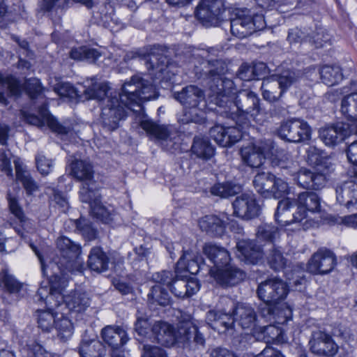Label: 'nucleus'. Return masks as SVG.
<instances>
[{
  "label": "nucleus",
  "mask_w": 357,
  "mask_h": 357,
  "mask_svg": "<svg viewBox=\"0 0 357 357\" xmlns=\"http://www.w3.org/2000/svg\"><path fill=\"white\" fill-rule=\"evenodd\" d=\"M36 164L38 171L43 176L49 174L53 169V161L43 153L36 155Z\"/></svg>",
  "instance_id": "nucleus-60"
},
{
  "label": "nucleus",
  "mask_w": 357,
  "mask_h": 357,
  "mask_svg": "<svg viewBox=\"0 0 357 357\" xmlns=\"http://www.w3.org/2000/svg\"><path fill=\"white\" fill-rule=\"evenodd\" d=\"M341 112L348 120L357 121V93L349 94L342 98Z\"/></svg>",
  "instance_id": "nucleus-46"
},
{
  "label": "nucleus",
  "mask_w": 357,
  "mask_h": 357,
  "mask_svg": "<svg viewBox=\"0 0 357 357\" xmlns=\"http://www.w3.org/2000/svg\"><path fill=\"white\" fill-rule=\"evenodd\" d=\"M272 77L278 83L282 92L285 93L293 84L298 82L299 73L294 70H287Z\"/></svg>",
  "instance_id": "nucleus-49"
},
{
  "label": "nucleus",
  "mask_w": 357,
  "mask_h": 357,
  "mask_svg": "<svg viewBox=\"0 0 357 357\" xmlns=\"http://www.w3.org/2000/svg\"><path fill=\"white\" fill-rule=\"evenodd\" d=\"M141 357H167L166 351L160 347L143 344Z\"/></svg>",
  "instance_id": "nucleus-64"
},
{
  "label": "nucleus",
  "mask_w": 357,
  "mask_h": 357,
  "mask_svg": "<svg viewBox=\"0 0 357 357\" xmlns=\"http://www.w3.org/2000/svg\"><path fill=\"white\" fill-rule=\"evenodd\" d=\"M260 100L257 95L248 90H241L229 100L225 109L220 112L221 115H225L229 118L237 117L250 122L252 119L258 124H263L266 121V114L261 108Z\"/></svg>",
  "instance_id": "nucleus-4"
},
{
  "label": "nucleus",
  "mask_w": 357,
  "mask_h": 357,
  "mask_svg": "<svg viewBox=\"0 0 357 357\" xmlns=\"http://www.w3.org/2000/svg\"><path fill=\"white\" fill-rule=\"evenodd\" d=\"M289 292L287 283L278 278H272L261 282L257 287L259 298L266 303H275L284 300Z\"/></svg>",
  "instance_id": "nucleus-12"
},
{
  "label": "nucleus",
  "mask_w": 357,
  "mask_h": 357,
  "mask_svg": "<svg viewBox=\"0 0 357 357\" xmlns=\"http://www.w3.org/2000/svg\"><path fill=\"white\" fill-rule=\"evenodd\" d=\"M176 279V271L173 273L171 271H162L153 274L152 280L162 285H166L169 289L171 288L173 282Z\"/></svg>",
  "instance_id": "nucleus-59"
},
{
  "label": "nucleus",
  "mask_w": 357,
  "mask_h": 357,
  "mask_svg": "<svg viewBox=\"0 0 357 357\" xmlns=\"http://www.w3.org/2000/svg\"><path fill=\"white\" fill-rule=\"evenodd\" d=\"M91 298L86 292L75 291L65 296L63 303L71 314H83L91 305Z\"/></svg>",
  "instance_id": "nucleus-27"
},
{
  "label": "nucleus",
  "mask_w": 357,
  "mask_h": 357,
  "mask_svg": "<svg viewBox=\"0 0 357 357\" xmlns=\"http://www.w3.org/2000/svg\"><path fill=\"white\" fill-rule=\"evenodd\" d=\"M252 183L256 191L266 198L273 197L279 199L289 191V185L286 181L277 178L274 174L268 172L258 173Z\"/></svg>",
  "instance_id": "nucleus-8"
},
{
  "label": "nucleus",
  "mask_w": 357,
  "mask_h": 357,
  "mask_svg": "<svg viewBox=\"0 0 357 357\" xmlns=\"http://www.w3.org/2000/svg\"><path fill=\"white\" fill-rule=\"evenodd\" d=\"M38 327L45 332H50L54 327L56 317L52 312L50 310L38 311Z\"/></svg>",
  "instance_id": "nucleus-57"
},
{
  "label": "nucleus",
  "mask_w": 357,
  "mask_h": 357,
  "mask_svg": "<svg viewBox=\"0 0 357 357\" xmlns=\"http://www.w3.org/2000/svg\"><path fill=\"white\" fill-rule=\"evenodd\" d=\"M261 89L263 98L270 102L278 101L284 93L273 77L263 79Z\"/></svg>",
  "instance_id": "nucleus-39"
},
{
  "label": "nucleus",
  "mask_w": 357,
  "mask_h": 357,
  "mask_svg": "<svg viewBox=\"0 0 357 357\" xmlns=\"http://www.w3.org/2000/svg\"><path fill=\"white\" fill-rule=\"evenodd\" d=\"M91 213L105 224H110L117 215L114 208L102 205L100 198L93 199L90 208Z\"/></svg>",
  "instance_id": "nucleus-34"
},
{
  "label": "nucleus",
  "mask_w": 357,
  "mask_h": 357,
  "mask_svg": "<svg viewBox=\"0 0 357 357\" xmlns=\"http://www.w3.org/2000/svg\"><path fill=\"white\" fill-rule=\"evenodd\" d=\"M100 347H101V344L98 341H83L79 348V353L81 357H97V356L92 352L91 349Z\"/></svg>",
  "instance_id": "nucleus-63"
},
{
  "label": "nucleus",
  "mask_w": 357,
  "mask_h": 357,
  "mask_svg": "<svg viewBox=\"0 0 357 357\" xmlns=\"http://www.w3.org/2000/svg\"><path fill=\"white\" fill-rule=\"evenodd\" d=\"M240 153L243 162L252 168L259 167L265 159L257 146L254 144L242 147Z\"/></svg>",
  "instance_id": "nucleus-38"
},
{
  "label": "nucleus",
  "mask_w": 357,
  "mask_h": 357,
  "mask_svg": "<svg viewBox=\"0 0 357 357\" xmlns=\"http://www.w3.org/2000/svg\"><path fill=\"white\" fill-rule=\"evenodd\" d=\"M256 235L260 241L273 243L279 237V229L272 224L265 223L258 227Z\"/></svg>",
  "instance_id": "nucleus-51"
},
{
  "label": "nucleus",
  "mask_w": 357,
  "mask_h": 357,
  "mask_svg": "<svg viewBox=\"0 0 357 357\" xmlns=\"http://www.w3.org/2000/svg\"><path fill=\"white\" fill-rule=\"evenodd\" d=\"M23 284L18 281L6 269L0 271V294L8 303L18 300Z\"/></svg>",
  "instance_id": "nucleus-21"
},
{
  "label": "nucleus",
  "mask_w": 357,
  "mask_h": 357,
  "mask_svg": "<svg viewBox=\"0 0 357 357\" xmlns=\"http://www.w3.org/2000/svg\"><path fill=\"white\" fill-rule=\"evenodd\" d=\"M109 259L107 254L100 247L91 248L87 265L89 268L97 273L106 271L109 268Z\"/></svg>",
  "instance_id": "nucleus-32"
},
{
  "label": "nucleus",
  "mask_w": 357,
  "mask_h": 357,
  "mask_svg": "<svg viewBox=\"0 0 357 357\" xmlns=\"http://www.w3.org/2000/svg\"><path fill=\"white\" fill-rule=\"evenodd\" d=\"M326 174L324 169L315 168L313 170L308 169H298L294 176L298 185L307 190H318L321 189L326 182Z\"/></svg>",
  "instance_id": "nucleus-16"
},
{
  "label": "nucleus",
  "mask_w": 357,
  "mask_h": 357,
  "mask_svg": "<svg viewBox=\"0 0 357 357\" xmlns=\"http://www.w3.org/2000/svg\"><path fill=\"white\" fill-rule=\"evenodd\" d=\"M71 174L83 183L91 182L93 171L91 165L84 160H75L71 164Z\"/></svg>",
  "instance_id": "nucleus-40"
},
{
  "label": "nucleus",
  "mask_w": 357,
  "mask_h": 357,
  "mask_svg": "<svg viewBox=\"0 0 357 357\" xmlns=\"http://www.w3.org/2000/svg\"><path fill=\"white\" fill-rule=\"evenodd\" d=\"M233 223L231 215L227 213H220L219 215H207L199 221V225L202 231L215 236H221L226 226Z\"/></svg>",
  "instance_id": "nucleus-19"
},
{
  "label": "nucleus",
  "mask_w": 357,
  "mask_h": 357,
  "mask_svg": "<svg viewBox=\"0 0 357 357\" xmlns=\"http://www.w3.org/2000/svg\"><path fill=\"white\" fill-rule=\"evenodd\" d=\"M158 47L159 45H153V48L151 50L149 59H147V63L149 65V68L162 72L166 66L167 59L161 54H155L154 50H158Z\"/></svg>",
  "instance_id": "nucleus-54"
},
{
  "label": "nucleus",
  "mask_w": 357,
  "mask_h": 357,
  "mask_svg": "<svg viewBox=\"0 0 357 357\" xmlns=\"http://www.w3.org/2000/svg\"><path fill=\"white\" fill-rule=\"evenodd\" d=\"M7 199L10 213L19 221L21 226L23 227L26 224V218L24 215V211L20 206L17 199L12 196L11 193L8 192L7 193Z\"/></svg>",
  "instance_id": "nucleus-55"
},
{
  "label": "nucleus",
  "mask_w": 357,
  "mask_h": 357,
  "mask_svg": "<svg viewBox=\"0 0 357 357\" xmlns=\"http://www.w3.org/2000/svg\"><path fill=\"white\" fill-rule=\"evenodd\" d=\"M270 267L276 271L283 270L287 265V259L284 257L281 247L273 245L266 256Z\"/></svg>",
  "instance_id": "nucleus-45"
},
{
  "label": "nucleus",
  "mask_w": 357,
  "mask_h": 357,
  "mask_svg": "<svg viewBox=\"0 0 357 357\" xmlns=\"http://www.w3.org/2000/svg\"><path fill=\"white\" fill-rule=\"evenodd\" d=\"M205 119V112L199 107H184L182 113L178 115V121L182 124L202 123Z\"/></svg>",
  "instance_id": "nucleus-44"
},
{
  "label": "nucleus",
  "mask_w": 357,
  "mask_h": 357,
  "mask_svg": "<svg viewBox=\"0 0 357 357\" xmlns=\"http://www.w3.org/2000/svg\"><path fill=\"white\" fill-rule=\"evenodd\" d=\"M297 211L294 213V220L301 224L304 230L312 227L315 222L308 217V213L320 211L321 204L318 195L312 192H303L296 199Z\"/></svg>",
  "instance_id": "nucleus-9"
},
{
  "label": "nucleus",
  "mask_w": 357,
  "mask_h": 357,
  "mask_svg": "<svg viewBox=\"0 0 357 357\" xmlns=\"http://www.w3.org/2000/svg\"><path fill=\"white\" fill-rule=\"evenodd\" d=\"M218 52V50L210 48L202 50L199 56L203 58L210 68L208 73V107L220 114V111L225 109L234 95L235 88L234 82L225 77L227 67L222 60L216 58Z\"/></svg>",
  "instance_id": "nucleus-2"
},
{
  "label": "nucleus",
  "mask_w": 357,
  "mask_h": 357,
  "mask_svg": "<svg viewBox=\"0 0 357 357\" xmlns=\"http://www.w3.org/2000/svg\"><path fill=\"white\" fill-rule=\"evenodd\" d=\"M109 86L106 83L92 82L91 85L84 91L88 99H97L102 101L101 124L107 131H114L120 126V122L125 120L131 112L124 103H121L117 95H108Z\"/></svg>",
  "instance_id": "nucleus-3"
},
{
  "label": "nucleus",
  "mask_w": 357,
  "mask_h": 357,
  "mask_svg": "<svg viewBox=\"0 0 357 357\" xmlns=\"http://www.w3.org/2000/svg\"><path fill=\"white\" fill-rule=\"evenodd\" d=\"M61 275L55 273L50 277L48 281H43L35 296V301L38 302H45L50 308H56L60 306L63 303L65 296L62 294L67 285V281L65 278L68 271H62L63 268H59Z\"/></svg>",
  "instance_id": "nucleus-6"
},
{
  "label": "nucleus",
  "mask_w": 357,
  "mask_h": 357,
  "mask_svg": "<svg viewBox=\"0 0 357 357\" xmlns=\"http://www.w3.org/2000/svg\"><path fill=\"white\" fill-rule=\"evenodd\" d=\"M104 342L114 350L124 345L128 340L126 332L120 327L107 326L102 330Z\"/></svg>",
  "instance_id": "nucleus-29"
},
{
  "label": "nucleus",
  "mask_w": 357,
  "mask_h": 357,
  "mask_svg": "<svg viewBox=\"0 0 357 357\" xmlns=\"http://www.w3.org/2000/svg\"><path fill=\"white\" fill-rule=\"evenodd\" d=\"M16 178L22 183L27 195H32L38 189V185L29 172L15 165Z\"/></svg>",
  "instance_id": "nucleus-48"
},
{
  "label": "nucleus",
  "mask_w": 357,
  "mask_h": 357,
  "mask_svg": "<svg viewBox=\"0 0 357 357\" xmlns=\"http://www.w3.org/2000/svg\"><path fill=\"white\" fill-rule=\"evenodd\" d=\"M231 118L236 121V126L227 127V147L231 146L236 142H238L243 137V135L246 132L247 129L250 126V122L240 119L237 121V117Z\"/></svg>",
  "instance_id": "nucleus-37"
},
{
  "label": "nucleus",
  "mask_w": 357,
  "mask_h": 357,
  "mask_svg": "<svg viewBox=\"0 0 357 357\" xmlns=\"http://www.w3.org/2000/svg\"><path fill=\"white\" fill-rule=\"evenodd\" d=\"M176 342L182 344L185 348L196 349L204 347L206 339L195 320L188 317L177 324Z\"/></svg>",
  "instance_id": "nucleus-10"
},
{
  "label": "nucleus",
  "mask_w": 357,
  "mask_h": 357,
  "mask_svg": "<svg viewBox=\"0 0 357 357\" xmlns=\"http://www.w3.org/2000/svg\"><path fill=\"white\" fill-rule=\"evenodd\" d=\"M237 256L241 261L248 264H258L263 260L264 252L254 240H241L236 243Z\"/></svg>",
  "instance_id": "nucleus-22"
},
{
  "label": "nucleus",
  "mask_w": 357,
  "mask_h": 357,
  "mask_svg": "<svg viewBox=\"0 0 357 357\" xmlns=\"http://www.w3.org/2000/svg\"><path fill=\"white\" fill-rule=\"evenodd\" d=\"M224 11L222 0H202L197 7L195 15L204 26H218Z\"/></svg>",
  "instance_id": "nucleus-13"
},
{
  "label": "nucleus",
  "mask_w": 357,
  "mask_h": 357,
  "mask_svg": "<svg viewBox=\"0 0 357 357\" xmlns=\"http://www.w3.org/2000/svg\"><path fill=\"white\" fill-rule=\"evenodd\" d=\"M204 252L215 266L216 270L230 264V255L228 251L222 247L206 244L204 247Z\"/></svg>",
  "instance_id": "nucleus-30"
},
{
  "label": "nucleus",
  "mask_w": 357,
  "mask_h": 357,
  "mask_svg": "<svg viewBox=\"0 0 357 357\" xmlns=\"http://www.w3.org/2000/svg\"><path fill=\"white\" fill-rule=\"evenodd\" d=\"M91 184L92 181L83 183L79 190V199L81 202L89 204L90 208H91V204L93 199L100 198L98 192L93 190L92 187H91Z\"/></svg>",
  "instance_id": "nucleus-58"
},
{
  "label": "nucleus",
  "mask_w": 357,
  "mask_h": 357,
  "mask_svg": "<svg viewBox=\"0 0 357 357\" xmlns=\"http://www.w3.org/2000/svg\"><path fill=\"white\" fill-rule=\"evenodd\" d=\"M209 272L220 286L223 287H233L242 282L246 276L245 273L231 264L215 272L209 268Z\"/></svg>",
  "instance_id": "nucleus-18"
},
{
  "label": "nucleus",
  "mask_w": 357,
  "mask_h": 357,
  "mask_svg": "<svg viewBox=\"0 0 357 357\" xmlns=\"http://www.w3.org/2000/svg\"><path fill=\"white\" fill-rule=\"evenodd\" d=\"M272 165L278 168L284 176H295L299 169L297 162L294 161L291 155L288 153L273 158Z\"/></svg>",
  "instance_id": "nucleus-33"
},
{
  "label": "nucleus",
  "mask_w": 357,
  "mask_h": 357,
  "mask_svg": "<svg viewBox=\"0 0 357 357\" xmlns=\"http://www.w3.org/2000/svg\"><path fill=\"white\" fill-rule=\"evenodd\" d=\"M337 264L335 255L327 248H320L313 254L307 264V271L316 275L331 272Z\"/></svg>",
  "instance_id": "nucleus-15"
},
{
  "label": "nucleus",
  "mask_w": 357,
  "mask_h": 357,
  "mask_svg": "<svg viewBox=\"0 0 357 357\" xmlns=\"http://www.w3.org/2000/svg\"><path fill=\"white\" fill-rule=\"evenodd\" d=\"M266 26L263 14H258L247 8H236L231 15L230 28L233 36L245 38Z\"/></svg>",
  "instance_id": "nucleus-5"
},
{
  "label": "nucleus",
  "mask_w": 357,
  "mask_h": 357,
  "mask_svg": "<svg viewBox=\"0 0 357 357\" xmlns=\"http://www.w3.org/2000/svg\"><path fill=\"white\" fill-rule=\"evenodd\" d=\"M347 133V128L343 123H337L321 128L319 137L326 146H333L343 141Z\"/></svg>",
  "instance_id": "nucleus-28"
},
{
  "label": "nucleus",
  "mask_w": 357,
  "mask_h": 357,
  "mask_svg": "<svg viewBox=\"0 0 357 357\" xmlns=\"http://www.w3.org/2000/svg\"><path fill=\"white\" fill-rule=\"evenodd\" d=\"M309 347L313 354L325 357H333L339 350L331 335L321 330L312 332Z\"/></svg>",
  "instance_id": "nucleus-14"
},
{
  "label": "nucleus",
  "mask_w": 357,
  "mask_h": 357,
  "mask_svg": "<svg viewBox=\"0 0 357 357\" xmlns=\"http://www.w3.org/2000/svg\"><path fill=\"white\" fill-rule=\"evenodd\" d=\"M306 153L307 162L310 165L316 166V168L324 169L327 172V169L331 165V162H329V158L327 156L326 153L314 146H309Z\"/></svg>",
  "instance_id": "nucleus-41"
},
{
  "label": "nucleus",
  "mask_w": 357,
  "mask_h": 357,
  "mask_svg": "<svg viewBox=\"0 0 357 357\" xmlns=\"http://www.w3.org/2000/svg\"><path fill=\"white\" fill-rule=\"evenodd\" d=\"M234 214L242 219L250 220L259 214L260 207L255 196L244 193L238 196L232 203Z\"/></svg>",
  "instance_id": "nucleus-17"
},
{
  "label": "nucleus",
  "mask_w": 357,
  "mask_h": 357,
  "mask_svg": "<svg viewBox=\"0 0 357 357\" xmlns=\"http://www.w3.org/2000/svg\"><path fill=\"white\" fill-rule=\"evenodd\" d=\"M54 326L58 332V335L62 340H67L73 335V324L66 317L61 315V317L56 318Z\"/></svg>",
  "instance_id": "nucleus-53"
},
{
  "label": "nucleus",
  "mask_w": 357,
  "mask_h": 357,
  "mask_svg": "<svg viewBox=\"0 0 357 357\" xmlns=\"http://www.w3.org/2000/svg\"><path fill=\"white\" fill-rule=\"evenodd\" d=\"M154 339L162 345L171 347L176 343L177 327L175 328L171 324L158 321L151 327Z\"/></svg>",
  "instance_id": "nucleus-25"
},
{
  "label": "nucleus",
  "mask_w": 357,
  "mask_h": 357,
  "mask_svg": "<svg viewBox=\"0 0 357 357\" xmlns=\"http://www.w3.org/2000/svg\"><path fill=\"white\" fill-rule=\"evenodd\" d=\"M336 199L340 205L348 209L357 206V183L353 180L343 182L337 185Z\"/></svg>",
  "instance_id": "nucleus-24"
},
{
  "label": "nucleus",
  "mask_w": 357,
  "mask_h": 357,
  "mask_svg": "<svg viewBox=\"0 0 357 357\" xmlns=\"http://www.w3.org/2000/svg\"><path fill=\"white\" fill-rule=\"evenodd\" d=\"M220 303L230 304L234 322L238 321L243 328H251L255 326L256 313L252 306L245 303H240L235 306L234 301L228 298H222Z\"/></svg>",
  "instance_id": "nucleus-20"
},
{
  "label": "nucleus",
  "mask_w": 357,
  "mask_h": 357,
  "mask_svg": "<svg viewBox=\"0 0 357 357\" xmlns=\"http://www.w3.org/2000/svg\"><path fill=\"white\" fill-rule=\"evenodd\" d=\"M23 357H60L56 354H52L47 352L45 349L38 342H33L21 351Z\"/></svg>",
  "instance_id": "nucleus-52"
},
{
  "label": "nucleus",
  "mask_w": 357,
  "mask_h": 357,
  "mask_svg": "<svg viewBox=\"0 0 357 357\" xmlns=\"http://www.w3.org/2000/svg\"><path fill=\"white\" fill-rule=\"evenodd\" d=\"M200 269V264L197 259H195L192 253L189 251L183 252L176 265V273L177 277L187 278V273L192 275L198 273Z\"/></svg>",
  "instance_id": "nucleus-31"
},
{
  "label": "nucleus",
  "mask_w": 357,
  "mask_h": 357,
  "mask_svg": "<svg viewBox=\"0 0 357 357\" xmlns=\"http://www.w3.org/2000/svg\"><path fill=\"white\" fill-rule=\"evenodd\" d=\"M227 128L217 125L211 128L209 131L210 137L222 147H227Z\"/></svg>",
  "instance_id": "nucleus-61"
},
{
  "label": "nucleus",
  "mask_w": 357,
  "mask_h": 357,
  "mask_svg": "<svg viewBox=\"0 0 357 357\" xmlns=\"http://www.w3.org/2000/svg\"><path fill=\"white\" fill-rule=\"evenodd\" d=\"M74 224L77 230L87 239L92 240L96 238V230L93 228L89 220L84 218H80L75 220Z\"/></svg>",
  "instance_id": "nucleus-56"
},
{
  "label": "nucleus",
  "mask_w": 357,
  "mask_h": 357,
  "mask_svg": "<svg viewBox=\"0 0 357 357\" xmlns=\"http://www.w3.org/2000/svg\"><path fill=\"white\" fill-rule=\"evenodd\" d=\"M241 191V185L232 181L218 182L209 190L211 195L224 199L234 196Z\"/></svg>",
  "instance_id": "nucleus-36"
},
{
  "label": "nucleus",
  "mask_w": 357,
  "mask_h": 357,
  "mask_svg": "<svg viewBox=\"0 0 357 357\" xmlns=\"http://www.w3.org/2000/svg\"><path fill=\"white\" fill-rule=\"evenodd\" d=\"M206 321L213 330L221 333L233 328L234 317L231 309L228 311L214 309L207 312Z\"/></svg>",
  "instance_id": "nucleus-23"
},
{
  "label": "nucleus",
  "mask_w": 357,
  "mask_h": 357,
  "mask_svg": "<svg viewBox=\"0 0 357 357\" xmlns=\"http://www.w3.org/2000/svg\"><path fill=\"white\" fill-rule=\"evenodd\" d=\"M114 9L110 4L102 3L96 7L93 12V18L103 26H111L110 20Z\"/></svg>",
  "instance_id": "nucleus-50"
},
{
  "label": "nucleus",
  "mask_w": 357,
  "mask_h": 357,
  "mask_svg": "<svg viewBox=\"0 0 357 357\" xmlns=\"http://www.w3.org/2000/svg\"><path fill=\"white\" fill-rule=\"evenodd\" d=\"M60 259L57 262L58 268H62L70 273H82L84 269V261L81 257V246L70 238L63 236L56 241Z\"/></svg>",
  "instance_id": "nucleus-7"
},
{
  "label": "nucleus",
  "mask_w": 357,
  "mask_h": 357,
  "mask_svg": "<svg viewBox=\"0 0 357 357\" xmlns=\"http://www.w3.org/2000/svg\"><path fill=\"white\" fill-rule=\"evenodd\" d=\"M147 301L150 307L167 306L171 303V297L165 289L155 284L150 289L147 295Z\"/></svg>",
  "instance_id": "nucleus-42"
},
{
  "label": "nucleus",
  "mask_w": 357,
  "mask_h": 357,
  "mask_svg": "<svg viewBox=\"0 0 357 357\" xmlns=\"http://www.w3.org/2000/svg\"><path fill=\"white\" fill-rule=\"evenodd\" d=\"M277 133L284 141L301 143L310 139L312 129L304 120L294 118L282 122L278 128Z\"/></svg>",
  "instance_id": "nucleus-11"
},
{
  "label": "nucleus",
  "mask_w": 357,
  "mask_h": 357,
  "mask_svg": "<svg viewBox=\"0 0 357 357\" xmlns=\"http://www.w3.org/2000/svg\"><path fill=\"white\" fill-rule=\"evenodd\" d=\"M39 112L42 115L43 118H40L33 114H29L26 116V121L33 126H36L38 127H43L45 124V121L48 120V111L47 109V106L45 104L39 109Z\"/></svg>",
  "instance_id": "nucleus-62"
},
{
  "label": "nucleus",
  "mask_w": 357,
  "mask_h": 357,
  "mask_svg": "<svg viewBox=\"0 0 357 357\" xmlns=\"http://www.w3.org/2000/svg\"><path fill=\"white\" fill-rule=\"evenodd\" d=\"M115 93L121 103H124L132 112L139 116L142 114L139 123L141 128L151 138L157 140L162 149L172 153L180 149V132L174 126L157 123L142 114V102L157 98L155 87L151 82L139 75H135L129 82L123 84L121 93Z\"/></svg>",
  "instance_id": "nucleus-1"
},
{
  "label": "nucleus",
  "mask_w": 357,
  "mask_h": 357,
  "mask_svg": "<svg viewBox=\"0 0 357 357\" xmlns=\"http://www.w3.org/2000/svg\"><path fill=\"white\" fill-rule=\"evenodd\" d=\"M174 98L185 107H199L202 102L204 107L206 105L204 91L195 85L185 86L175 93Z\"/></svg>",
  "instance_id": "nucleus-26"
},
{
  "label": "nucleus",
  "mask_w": 357,
  "mask_h": 357,
  "mask_svg": "<svg viewBox=\"0 0 357 357\" xmlns=\"http://www.w3.org/2000/svg\"><path fill=\"white\" fill-rule=\"evenodd\" d=\"M191 151L197 158L203 160L210 159L215 152L214 147L211 144L208 138L198 137L194 138Z\"/></svg>",
  "instance_id": "nucleus-43"
},
{
  "label": "nucleus",
  "mask_w": 357,
  "mask_h": 357,
  "mask_svg": "<svg viewBox=\"0 0 357 357\" xmlns=\"http://www.w3.org/2000/svg\"><path fill=\"white\" fill-rule=\"evenodd\" d=\"M295 202L289 198H285L278 202L275 213V220L282 225H287L292 223H298L294 220V213H291L290 208Z\"/></svg>",
  "instance_id": "nucleus-35"
},
{
  "label": "nucleus",
  "mask_w": 357,
  "mask_h": 357,
  "mask_svg": "<svg viewBox=\"0 0 357 357\" xmlns=\"http://www.w3.org/2000/svg\"><path fill=\"white\" fill-rule=\"evenodd\" d=\"M319 73L322 82L330 86L342 79L341 68L336 66H324L320 69Z\"/></svg>",
  "instance_id": "nucleus-47"
}]
</instances>
